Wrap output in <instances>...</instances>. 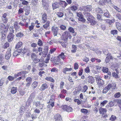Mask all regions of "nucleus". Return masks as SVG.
<instances>
[{
    "mask_svg": "<svg viewBox=\"0 0 121 121\" xmlns=\"http://www.w3.org/2000/svg\"><path fill=\"white\" fill-rule=\"evenodd\" d=\"M55 96L53 95H52L51 96V98L49 100V103L50 104H49L48 106V108H51H51H52L54 106V99H55Z\"/></svg>",
    "mask_w": 121,
    "mask_h": 121,
    "instance_id": "obj_1",
    "label": "nucleus"
},
{
    "mask_svg": "<svg viewBox=\"0 0 121 121\" xmlns=\"http://www.w3.org/2000/svg\"><path fill=\"white\" fill-rule=\"evenodd\" d=\"M62 38L63 39L68 40V38H69V39H70L72 37L69 32L66 31L64 32L62 34Z\"/></svg>",
    "mask_w": 121,
    "mask_h": 121,
    "instance_id": "obj_2",
    "label": "nucleus"
},
{
    "mask_svg": "<svg viewBox=\"0 0 121 121\" xmlns=\"http://www.w3.org/2000/svg\"><path fill=\"white\" fill-rule=\"evenodd\" d=\"M92 7L90 5H87L86 6H83L80 8V10L82 11H84L85 12L86 11H90L92 9Z\"/></svg>",
    "mask_w": 121,
    "mask_h": 121,
    "instance_id": "obj_3",
    "label": "nucleus"
},
{
    "mask_svg": "<svg viewBox=\"0 0 121 121\" xmlns=\"http://www.w3.org/2000/svg\"><path fill=\"white\" fill-rule=\"evenodd\" d=\"M83 13L85 17L87 18V20L89 22L94 18V17L87 12H84Z\"/></svg>",
    "mask_w": 121,
    "mask_h": 121,
    "instance_id": "obj_4",
    "label": "nucleus"
},
{
    "mask_svg": "<svg viewBox=\"0 0 121 121\" xmlns=\"http://www.w3.org/2000/svg\"><path fill=\"white\" fill-rule=\"evenodd\" d=\"M9 26L8 25L5 26L3 23L0 24V28L1 30H3L5 33H6L8 30Z\"/></svg>",
    "mask_w": 121,
    "mask_h": 121,
    "instance_id": "obj_5",
    "label": "nucleus"
},
{
    "mask_svg": "<svg viewBox=\"0 0 121 121\" xmlns=\"http://www.w3.org/2000/svg\"><path fill=\"white\" fill-rule=\"evenodd\" d=\"M51 30L54 36H56L58 34V30H60L58 27L53 26L52 27Z\"/></svg>",
    "mask_w": 121,
    "mask_h": 121,
    "instance_id": "obj_6",
    "label": "nucleus"
},
{
    "mask_svg": "<svg viewBox=\"0 0 121 121\" xmlns=\"http://www.w3.org/2000/svg\"><path fill=\"white\" fill-rule=\"evenodd\" d=\"M33 105H35L36 107L40 109H42L43 104H41L40 101H35L33 103Z\"/></svg>",
    "mask_w": 121,
    "mask_h": 121,
    "instance_id": "obj_7",
    "label": "nucleus"
},
{
    "mask_svg": "<svg viewBox=\"0 0 121 121\" xmlns=\"http://www.w3.org/2000/svg\"><path fill=\"white\" fill-rule=\"evenodd\" d=\"M67 40L63 39H62L61 40L59 41V42L60 44L64 48H65L68 44L67 42Z\"/></svg>",
    "mask_w": 121,
    "mask_h": 121,
    "instance_id": "obj_8",
    "label": "nucleus"
},
{
    "mask_svg": "<svg viewBox=\"0 0 121 121\" xmlns=\"http://www.w3.org/2000/svg\"><path fill=\"white\" fill-rule=\"evenodd\" d=\"M11 55V49H9L6 52L5 57V58L6 60H8L10 58Z\"/></svg>",
    "mask_w": 121,
    "mask_h": 121,
    "instance_id": "obj_9",
    "label": "nucleus"
},
{
    "mask_svg": "<svg viewBox=\"0 0 121 121\" xmlns=\"http://www.w3.org/2000/svg\"><path fill=\"white\" fill-rule=\"evenodd\" d=\"M14 35L13 34H9L7 36V40L9 42H11L13 39Z\"/></svg>",
    "mask_w": 121,
    "mask_h": 121,
    "instance_id": "obj_10",
    "label": "nucleus"
},
{
    "mask_svg": "<svg viewBox=\"0 0 121 121\" xmlns=\"http://www.w3.org/2000/svg\"><path fill=\"white\" fill-rule=\"evenodd\" d=\"M54 118L55 121H62L61 116L59 114L56 115L54 116Z\"/></svg>",
    "mask_w": 121,
    "mask_h": 121,
    "instance_id": "obj_11",
    "label": "nucleus"
},
{
    "mask_svg": "<svg viewBox=\"0 0 121 121\" xmlns=\"http://www.w3.org/2000/svg\"><path fill=\"white\" fill-rule=\"evenodd\" d=\"M14 27L16 32L20 30L21 29L19 26H18V24L17 22H14Z\"/></svg>",
    "mask_w": 121,
    "mask_h": 121,
    "instance_id": "obj_12",
    "label": "nucleus"
},
{
    "mask_svg": "<svg viewBox=\"0 0 121 121\" xmlns=\"http://www.w3.org/2000/svg\"><path fill=\"white\" fill-rule=\"evenodd\" d=\"M60 5L63 8H65L68 5L66 2L64 1H60Z\"/></svg>",
    "mask_w": 121,
    "mask_h": 121,
    "instance_id": "obj_13",
    "label": "nucleus"
},
{
    "mask_svg": "<svg viewBox=\"0 0 121 121\" xmlns=\"http://www.w3.org/2000/svg\"><path fill=\"white\" fill-rule=\"evenodd\" d=\"M47 16L46 14L43 13L42 16V21L43 23H45L47 21Z\"/></svg>",
    "mask_w": 121,
    "mask_h": 121,
    "instance_id": "obj_14",
    "label": "nucleus"
},
{
    "mask_svg": "<svg viewBox=\"0 0 121 121\" xmlns=\"http://www.w3.org/2000/svg\"><path fill=\"white\" fill-rule=\"evenodd\" d=\"M46 0H42V2L44 9L45 10H47L48 6L47 4Z\"/></svg>",
    "mask_w": 121,
    "mask_h": 121,
    "instance_id": "obj_15",
    "label": "nucleus"
},
{
    "mask_svg": "<svg viewBox=\"0 0 121 121\" xmlns=\"http://www.w3.org/2000/svg\"><path fill=\"white\" fill-rule=\"evenodd\" d=\"M48 87V84L46 83L43 84L41 86L40 89L41 91H44L46 89H47Z\"/></svg>",
    "mask_w": 121,
    "mask_h": 121,
    "instance_id": "obj_16",
    "label": "nucleus"
},
{
    "mask_svg": "<svg viewBox=\"0 0 121 121\" xmlns=\"http://www.w3.org/2000/svg\"><path fill=\"white\" fill-rule=\"evenodd\" d=\"M60 5V1L58 3L56 2L55 3L52 4V7L53 9H56L59 7Z\"/></svg>",
    "mask_w": 121,
    "mask_h": 121,
    "instance_id": "obj_17",
    "label": "nucleus"
},
{
    "mask_svg": "<svg viewBox=\"0 0 121 121\" xmlns=\"http://www.w3.org/2000/svg\"><path fill=\"white\" fill-rule=\"evenodd\" d=\"M33 101V99L30 98L29 97L28 99L27 100L26 104V107L29 106L31 104V103Z\"/></svg>",
    "mask_w": 121,
    "mask_h": 121,
    "instance_id": "obj_18",
    "label": "nucleus"
},
{
    "mask_svg": "<svg viewBox=\"0 0 121 121\" xmlns=\"http://www.w3.org/2000/svg\"><path fill=\"white\" fill-rule=\"evenodd\" d=\"M88 82L89 83H92L94 82V79L92 76H89L88 77Z\"/></svg>",
    "mask_w": 121,
    "mask_h": 121,
    "instance_id": "obj_19",
    "label": "nucleus"
},
{
    "mask_svg": "<svg viewBox=\"0 0 121 121\" xmlns=\"http://www.w3.org/2000/svg\"><path fill=\"white\" fill-rule=\"evenodd\" d=\"M99 112L100 114H104V113H106L107 112L106 109L105 108H100L99 110Z\"/></svg>",
    "mask_w": 121,
    "mask_h": 121,
    "instance_id": "obj_20",
    "label": "nucleus"
},
{
    "mask_svg": "<svg viewBox=\"0 0 121 121\" xmlns=\"http://www.w3.org/2000/svg\"><path fill=\"white\" fill-rule=\"evenodd\" d=\"M103 16L106 18H109L111 17V15L110 14L109 12L108 11H107L105 12H104Z\"/></svg>",
    "mask_w": 121,
    "mask_h": 121,
    "instance_id": "obj_21",
    "label": "nucleus"
},
{
    "mask_svg": "<svg viewBox=\"0 0 121 121\" xmlns=\"http://www.w3.org/2000/svg\"><path fill=\"white\" fill-rule=\"evenodd\" d=\"M72 70V69L71 68H68L67 67H65L64 68L63 70V72L64 73L66 74V71H71Z\"/></svg>",
    "mask_w": 121,
    "mask_h": 121,
    "instance_id": "obj_22",
    "label": "nucleus"
},
{
    "mask_svg": "<svg viewBox=\"0 0 121 121\" xmlns=\"http://www.w3.org/2000/svg\"><path fill=\"white\" fill-rule=\"evenodd\" d=\"M24 35L23 33L22 32H20L17 33L16 35V36L18 38H21Z\"/></svg>",
    "mask_w": 121,
    "mask_h": 121,
    "instance_id": "obj_23",
    "label": "nucleus"
},
{
    "mask_svg": "<svg viewBox=\"0 0 121 121\" xmlns=\"http://www.w3.org/2000/svg\"><path fill=\"white\" fill-rule=\"evenodd\" d=\"M50 23V22L49 21H48L46 22V23L43 26L44 28L46 29L49 26Z\"/></svg>",
    "mask_w": 121,
    "mask_h": 121,
    "instance_id": "obj_24",
    "label": "nucleus"
},
{
    "mask_svg": "<svg viewBox=\"0 0 121 121\" xmlns=\"http://www.w3.org/2000/svg\"><path fill=\"white\" fill-rule=\"evenodd\" d=\"M72 49L71 50V52L73 53H75L77 50V47L76 45H72Z\"/></svg>",
    "mask_w": 121,
    "mask_h": 121,
    "instance_id": "obj_25",
    "label": "nucleus"
},
{
    "mask_svg": "<svg viewBox=\"0 0 121 121\" xmlns=\"http://www.w3.org/2000/svg\"><path fill=\"white\" fill-rule=\"evenodd\" d=\"M38 85V82L36 81H34L32 84L31 86L33 88L35 89L37 86Z\"/></svg>",
    "mask_w": 121,
    "mask_h": 121,
    "instance_id": "obj_26",
    "label": "nucleus"
},
{
    "mask_svg": "<svg viewBox=\"0 0 121 121\" xmlns=\"http://www.w3.org/2000/svg\"><path fill=\"white\" fill-rule=\"evenodd\" d=\"M17 89L16 87H13L11 90V93L12 94H15L17 91Z\"/></svg>",
    "mask_w": 121,
    "mask_h": 121,
    "instance_id": "obj_27",
    "label": "nucleus"
},
{
    "mask_svg": "<svg viewBox=\"0 0 121 121\" xmlns=\"http://www.w3.org/2000/svg\"><path fill=\"white\" fill-rule=\"evenodd\" d=\"M60 60L59 56H57L56 57V59H55L53 60L52 59V58L51 59V61L52 62H57L59 61Z\"/></svg>",
    "mask_w": 121,
    "mask_h": 121,
    "instance_id": "obj_28",
    "label": "nucleus"
},
{
    "mask_svg": "<svg viewBox=\"0 0 121 121\" xmlns=\"http://www.w3.org/2000/svg\"><path fill=\"white\" fill-rule=\"evenodd\" d=\"M22 45V43L21 42H19L18 43L16 46L15 48H20Z\"/></svg>",
    "mask_w": 121,
    "mask_h": 121,
    "instance_id": "obj_29",
    "label": "nucleus"
},
{
    "mask_svg": "<svg viewBox=\"0 0 121 121\" xmlns=\"http://www.w3.org/2000/svg\"><path fill=\"white\" fill-rule=\"evenodd\" d=\"M25 110V108L24 107V106H22L20 108L19 112L20 113L23 114Z\"/></svg>",
    "mask_w": 121,
    "mask_h": 121,
    "instance_id": "obj_30",
    "label": "nucleus"
},
{
    "mask_svg": "<svg viewBox=\"0 0 121 121\" xmlns=\"http://www.w3.org/2000/svg\"><path fill=\"white\" fill-rule=\"evenodd\" d=\"M22 2V4L24 5H27L28 4V2L26 0H20Z\"/></svg>",
    "mask_w": 121,
    "mask_h": 121,
    "instance_id": "obj_31",
    "label": "nucleus"
},
{
    "mask_svg": "<svg viewBox=\"0 0 121 121\" xmlns=\"http://www.w3.org/2000/svg\"><path fill=\"white\" fill-rule=\"evenodd\" d=\"M25 73V72L23 71L19 72L17 74H16L15 75V77L16 78L17 76H19L21 75L22 73Z\"/></svg>",
    "mask_w": 121,
    "mask_h": 121,
    "instance_id": "obj_32",
    "label": "nucleus"
},
{
    "mask_svg": "<svg viewBox=\"0 0 121 121\" xmlns=\"http://www.w3.org/2000/svg\"><path fill=\"white\" fill-rule=\"evenodd\" d=\"M96 12L98 13H103V11L102 10L99 8H97L96 9Z\"/></svg>",
    "mask_w": 121,
    "mask_h": 121,
    "instance_id": "obj_33",
    "label": "nucleus"
},
{
    "mask_svg": "<svg viewBox=\"0 0 121 121\" xmlns=\"http://www.w3.org/2000/svg\"><path fill=\"white\" fill-rule=\"evenodd\" d=\"M9 30L10 32L9 34H13V33H14V30L13 26H10L9 28Z\"/></svg>",
    "mask_w": 121,
    "mask_h": 121,
    "instance_id": "obj_34",
    "label": "nucleus"
},
{
    "mask_svg": "<svg viewBox=\"0 0 121 121\" xmlns=\"http://www.w3.org/2000/svg\"><path fill=\"white\" fill-rule=\"evenodd\" d=\"M45 79L48 81H49L52 82H54V79L52 78L51 77H47L45 78Z\"/></svg>",
    "mask_w": 121,
    "mask_h": 121,
    "instance_id": "obj_35",
    "label": "nucleus"
},
{
    "mask_svg": "<svg viewBox=\"0 0 121 121\" xmlns=\"http://www.w3.org/2000/svg\"><path fill=\"white\" fill-rule=\"evenodd\" d=\"M59 27L61 30H65L66 29V26L63 25H61Z\"/></svg>",
    "mask_w": 121,
    "mask_h": 121,
    "instance_id": "obj_36",
    "label": "nucleus"
},
{
    "mask_svg": "<svg viewBox=\"0 0 121 121\" xmlns=\"http://www.w3.org/2000/svg\"><path fill=\"white\" fill-rule=\"evenodd\" d=\"M111 33L114 35L117 34V31L116 30H112L111 31Z\"/></svg>",
    "mask_w": 121,
    "mask_h": 121,
    "instance_id": "obj_37",
    "label": "nucleus"
},
{
    "mask_svg": "<svg viewBox=\"0 0 121 121\" xmlns=\"http://www.w3.org/2000/svg\"><path fill=\"white\" fill-rule=\"evenodd\" d=\"M68 78L69 81L71 83L70 85L71 86L73 85L74 84V83L72 80V78L70 76H69Z\"/></svg>",
    "mask_w": 121,
    "mask_h": 121,
    "instance_id": "obj_38",
    "label": "nucleus"
},
{
    "mask_svg": "<svg viewBox=\"0 0 121 121\" xmlns=\"http://www.w3.org/2000/svg\"><path fill=\"white\" fill-rule=\"evenodd\" d=\"M97 83L98 84H99L100 85L102 86L104 84V81L101 79H100V80H99L98 81Z\"/></svg>",
    "mask_w": 121,
    "mask_h": 121,
    "instance_id": "obj_39",
    "label": "nucleus"
},
{
    "mask_svg": "<svg viewBox=\"0 0 121 121\" xmlns=\"http://www.w3.org/2000/svg\"><path fill=\"white\" fill-rule=\"evenodd\" d=\"M68 30L69 32L72 33H74V31L73 28L71 27H69L68 29Z\"/></svg>",
    "mask_w": 121,
    "mask_h": 121,
    "instance_id": "obj_40",
    "label": "nucleus"
},
{
    "mask_svg": "<svg viewBox=\"0 0 121 121\" xmlns=\"http://www.w3.org/2000/svg\"><path fill=\"white\" fill-rule=\"evenodd\" d=\"M101 15L99 14H97V18L98 20L99 21L104 20L101 18Z\"/></svg>",
    "mask_w": 121,
    "mask_h": 121,
    "instance_id": "obj_41",
    "label": "nucleus"
},
{
    "mask_svg": "<svg viewBox=\"0 0 121 121\" xmlns=\"http://www.w3.org/2000/svg\"><path fill=\"white\" fill-rule=\"evenodd\" d=\"M4 57L2 55H0V64H1L4 63V61L3 60Z\"/></svg>",
    "mask_w": 121,
    "mask_h": 121,
    "instance_id": "obj_42",
    "label": "nucleus"
},
{
    "mask_svg": "<svg viewBox=\"0 0 121 121\" xmlns=\"http://www.w3.org/2000/svg\"><path fill=\"white\" fill-rule=\"evenodd\" d=\"M117 74L115 72H113L112 73V75L113 77L117 78H118Z\"/></svg>",
    "mask_w": 121,
    "mask_h": 121,
    "instance_id": "obj_43",
    "label": "nucleus"
},
{
    "mask_svg": "<svg viewBox=\"0 0 121 121\" xmlns=\"http://www.w3.org/2000/svg\"><path fill=\"white\" fill-rule=\"evenodd\" d=\"M83 90L82 91L83 92H85L88 89V87L86 85H84L83 87Z\"/></svg>",
    "mask_w": 121,
    "mask_h": 121,
    "instance_id": "obj_44",
    "label": "nucleus"
},
{
    "mask_svg": "<svg viewBox=\"0 0 121 121\" xmlns=\"http://www.w3.org/2000/svg\"><path fill=\"white\" fill-rule=\"evenodd\" d=\"M107 102L108 101L106 100L104 101L103 102H101L100 103L101 106H104L105 105V104L107 103Z\"/></svg>",
    "mask_w": 121,
    "mask_h": 121,
    "instance_id": "obj_45",
    "label": "nucleus"
},
{
    "mask_svg": "<svg viewBox=\"0 0 121 121\" xmlns=\"http://www.w3.org/2000/svg\"><path fill=\"white\" fill-rule=\"evenodd\" d=\"M63 13L61 12H58L57 14V15L58 17H62L63 16Z\"/></svg>",
    "mask_w": 121,
    "mask_h": 121,
    "instance_id": "obj_46",
    "label": "nucleus"
},
{
    "mask_svg": "<svg viewBox=\"0 0 121 121\" xmlns=\"http://www.w3.org/2000/svg\"><path fill=\"white\" fill-rule=\"evenodd\" d=\"M73 11H75L77 9V7L75 5L72 6L70 8Z\"/></svg>",
    "mask_w": 121,
    "mask_h": 121,
    "instance_id": "obj_47",
    "label": "nucleus"
},
{
    "mask_svg": "<svg viewBox=\"0 0 121 121\" xmlns=\"http://www.w3.org/2000/svg\"><path fill=\"white\" fill-rule=\"evenodd\" d=\"M116 117L115 116L112 115L110 117V119L112 121H114L116 120Z\"/></svg>",
    "mask_w": 121,
    "mask_h": 121,
    "instance_id": "obj_48",
    "label": "nucleus"
},
{
    "mask_svg": "<svg viewBox=\"0 0 121 121\" xmlns=\"http://www.w3.org/2000/svg\"><path fill=\"white\" fill-rule=\"evenodd\" d=\"M58 71V69L55 67L52 69L51 70V72H57Z\"/></svg>",
    "mask_w": 121,
    "mask_h": 121,
    "instance_id": "obj_49",
    "label": "nucleus"
},
{
    "mask_svg": "<svg viewBox=\"0 0 121 121\" xmlns=\"http://www.w3.org/2000/svg\"><path fill=\"white\" fill-rule=\"evenodd\" d=\"M37 44L40 46H43V43L41 40L39 39L38 41V42Z\"/></svg>",
    "mask_w": 121,
    "mask_h": 121,
    "instance_id": "obj_50",
    "label": "nucleus"
},
{
    "mask_svg": "<svg viewBox=\"0 0 121 121\" xmlns=\"http://www.w3.org/2000/svg\"><path fill=\"white\" fill-rule=\"evenodd\" d=\"M33 24V23H31V25L29 26V28L30 31H31L34 29V26Z\"/></svg>",
    "mask_w": 121,
    "mask_h": 121,
    "instance_id": "obj_51",
    "label": "nucleus"
},
{
    "mask_svg": "<svg viewBox=\"0 0 121 121\" xmlns=\"http://www.w3.org/2000/svg\"><path fill=\"white\" fill-rule=\"evenodd\" d=\"M26 81L28 82H29L31 83V82L32 81V79L30 77L27 78H26Z\"/></svg>",
    "mask_w": 121,
    "mask_h": 121,
    "instance_id": "obj_52",
    "label": "nucleus"
},
{
    "mask_svg": "<svg viewBox=\"0 0 121 121\" xmlns=\"http://www.w3.org/2000/svg\"><path fill=\"white\" fill-rule=\"evenodd\" d=\"M81 110L82 112L84 114H86L88 112L87 110L86 109L82 108L81 109Z\"/></svg>",
    "mask_w": 121,
    "mask_h": 121,
    "instance_id": "obj_53",
    "label": "nucleus"
},
{
    "mask_svg": "<svg viewBox=\"0 0 121 121\" xmlns=\"http://www.w3.org/2000/svg\"><path fill=\"white\" fill-rule=\"evenodd\" d=\"M113 7L117 11L121 13V9L120 8L115 5Z\"/></svg>",
    "mask_w": 121,
    "mask_h": 121,
    "instance_id": "obj_54",
    "label": "nucleus"
},
{
    "mask_svg": "<svg viewBox=\"0 0 121 121\" xmlns=\"http://www.w3.org/2000/svg\"><path fill=\"white\" fill-rule=\"evenodd\" d=\"M74 101L75 102H76L78 105H79L81 103V102L78 99H75L74 100Z\"/></svg>",
    "mask_w": 121,
    "mask_h": 121,
    "instance_id": "obj_55",
    "label": "nucleus"
},
{
    "mask_svg": "<svg viewBox=\"0 0 121 121\" xmlns=\"http://www.w3.org/2000/svg\"><path fill=\"white\" fill-rule=\"evenodd\" d=\"M78 20L79 21H81L82 22H85L86 21V19L83 17L78 18Z\"/></svg>",
    "mask_w": 121,
    "mask_h": 121,
    "instance_id": "obj_56",
    "label": "nucleus"
},
{
    "mask_svg": "<svg viewBox=\"0 0 121 121\" xmlns=\"http://www.w3.org/2000/svg\"><path fill=\"white\" fill-rule=\"evenodd\" d=\"M72 110V108L71 107L68 106L67 105V108H66V111L67 112H70Z\"/></svg>",
    "mask_w": 121,
    "mask_h": 121,
    "instance_id": "obj_57",
    "label": "nucleus"
},
{
    "mask_svg": "<svg viewBox=\"0 0 121 121\" xmlns=\"http://www.w3.org/2000/svg\"><path fill=\"white\" fill-rule=\"evenodd\" d=\"M120 94L119 92L116 93L114 95L115 97L116 98H118L120 97Z\"/></svg>",
    "mask_w": 121,
    "mask_h": 121,
    "instance_id": "obj_58",
    "label": "nucleus"
},
{
    "mask_svg": "<svg viewBox=\"0 0 121 121\" xmlns=\"http://www.w3.org/2000/svg\"><path fill=\"white\" fill-rule=\"evenodd\" d=\"M116 26L117 29H118L121 26V24L119 22H117L116 23Z\"/></svg>",
    "mask_w": 121,
    "mask_h": 121,
    "instance_id": "obj_59",
    "label": "nucleus"
},
{
    "mask_svg": "<svg viewBox=\"0 0 121 121\" xmlns=\"http://www.w3.org/2000/svg\"><path fill=\"white\" fill-rule=\"evenodd\" d=\"M9 46V44L8 42H6L3 46V48H5L8 47Z\"/></svg>",
    "mask_w": 121,
    "mask_h": 121,
    "instance_id": "obj_60",
    "label": "nucleus"
},
{
    "mask_svg": "<svg viewBox=\"0 0 121 121\" xmlns=\"http://www.w3.org/2000/svg\"><path fill=\"white\" fill-rule=\"evenodd\" d=\"M43 98V95L42 94H39L38 96V98L39 100H41Z\"/></svg>",
    "mask_w": 121,
    "mask_h": 121,
    "instance_id": "obj_61",
    "label": "nucleus"
},
{
    "mask_svg": "<svg viewBox=\"0 0 121 121\" xmlns=\"http://www.w3.org/2000/svg\"><path fill=\"white\" fill-rule=\"evenodd\" d=\"M89 22L91 23V25L93 26L95 24L96 22L93 19L92 20H91Z\"/></svg>",
    "mask_w": 121,
    "mask_h": 121,
    "instance_id": "obj_62",
    "label": "nucleus"
},
{
    "mask_svg": "<svg viewBox=\"0 0 121 121\" xmlns=\"http://www.w3.org/2000/svg\"><path fill=\"white\" fill-rule=\"evenodd\" d=\"M77 16L79 17V18L83 17V16L82 15V13L81 12H77Z\"/></svg>",
    "mask_w": 121,
    "mask_h": 121,
    "instance_id": "obj_63",
    "label": "nucleus"
},
{
    "mask_svg": "<svg viewBox=\"0 0 121 121\" xmlns=\"http://www.w3.org/2000/svg\"><path fill=\"white\" fill-rule=\"evenodd\" d=\"M117 102L119 107L121 106V99H118L117 100Z\"/></svg>",
    "mask_w": 121,
    "mask_h": 121,
    "instance_id": "obj_64",
    "label": "nucleus"
}]
</instances>
